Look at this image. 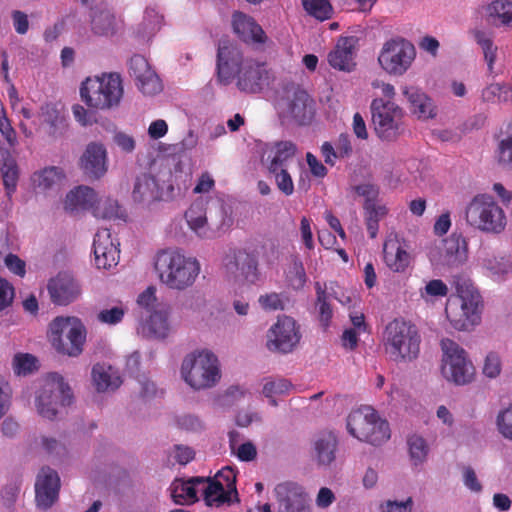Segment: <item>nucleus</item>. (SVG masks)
Instances as JSON below:
<instances>
[{"label":"nucleus","instance_id":"1","mask_svg":"<svg viewBox=\"0 0 512 512\" xmlns=\"http://www.w3.org/2000/svg\"><path fill=\"white\" fill-rule=\"evenodd\" d=\"M382 342L390 360L406 363L418 358L422 338L414 323L395 318L385 326Z\"/></svg>","mask_w":512,"mask_h":512},{"label":"nucleus","instance_id":"2","mask_svg":"<svg viewBox=\"0 0 512 512\" xmlns=\"http://www.w3.org/2000/svg\"><path fill=\"white\" fill-rule=\"evenodd\" d=\"M154 268L160 281L175 290L191 287L201 270L196 258L169 249L157 253Z\"/></svg>","mask_w":512,"mask_h":512},{"label":"nucleus","instance_id":"3","mask_svg":"<svg viewBox=\"0 0 512 512\" xmlns=\"http://www.w3.org/2000/svg\"><path fill=\"white\" fill-rule=\"evenodd\" d=\"M456 295L448 298L445 313L448 321L458 331H467L480 321L482 298L472 283L455 281Z\"/></svg>","mask_w":512,"mask_h":512},{"label":"nucleus","instance_id":"4","mask_svg":"<svg viewBox=\"0 0 512 512\" xmlns=\"http://www.w3.org/2000/svg\"><path fill=\"white\" fill-rule=\"evenodd\" d=\"M123 81L119 73H102L88 77L80 87L82 100L90 108L111 110L117 108L123 98Z\"/></svg>","mask_w":512,"mask_h":512},{"label":"nucleus","instance_id":"5","mask_svg":"<svg viewBox=\"0 0 512 512\" xmlns=\"http://www.w3.org/2000/svg\"><path fill=\"white\" fill-rule=\"evenodd\" d=\"M48 338L58 353L77 357L83 351L86 328L77 317L58 316L49 324Z\"/></svg>","mask_w":512,"mask_h":512},{"label":"nucleus","instance_id":"6","mask_svg":"<svg viewBox=\"0 0 512 512\" xmlns=\"http://www.w3.org/2000/svg\"><path fill=\"white\" fill-rule=\"evenodd\" d=\"M466 222L473 228L488 233H501L506 227L503 209L491 196L477 195L467 205Z\"/></svg>","mask_w":512,"mask_h":512},{"label":"nucleus","instance_id":"7","mask_svg":"<svg viewBox=\"0 0 512 512\" xmlns=\"http://www.w3.org/2000/svg\"><path fill=\"white\" fill-rule=\"evenodd\" d=\"M181 374L185 382L196 390L210 388L220 379L218 359L209 351L190 354L183 360Z\"/></svg>","mask_w":512,"mask_h":512},{"label":"nucleus","instance_id":"8","mask_svg":"<svg viewBox=\"0 0 512 512\" xmlns=\"http://www.w3.org/2000/svg\"><path fill=\"white\" fill-rule=\"evenodd\" d=\"M189 228L202 239L218 236L226 222V213L222 205L208 208V201L195 200L185 212Z\"/></svg>","mask_w":512,"mask_h":512},{"label":"nucleus","instance_id":"9","mask_svg":"<svg viewBox=\"0 0 512 512\" xmlns=\"http://www.w3.org/2000/svg\"><path fill=\"white\" fill-rule=\"evenodd\" d=\"M347 429L353 437L374 446L390 438L388 422L381 420L371 408L352 411L347 418Z\"/></svg>","mask_w":512,"mask_h":512},{"label":"nucleus","instance_id":"10","mask_svg":"<svg viewBox=\"0 0 512 512\" xmlns=\"http://www.w3.org/2000/svg\"><path fill=\"white\" fill-rule=\"evenodd\" d=\"M372 123L376 135L394 141L401 133L402 109L393 101L376 98L371 102Z\"/></svg>","mask_w":512,"mask_h":512},{"label":"nucleus","instance_id":"11","mask_svg":"<svg viewBox=\"0 0 512 512\" xmlns=\"http://www.w3.org/2000/svg\"><path fill=\"white\" fill-rule=\"evenodd\" d=\"M72 393L69 386L59 375H53L47 379L37 391L35 406L40 416L47 419H54L57 415V406L70 405Z\"/></svg>","mask_w":512,"mask_h":512},{"label":"nucleus","instance_id":"12","mask_svg":"<svg viewBox=\"0 0 512 512\" xmlns=\"http://www.w3.org/2000/svg\"><path fill=\"white\" fill-rule=\"evenodd\" d=\"M415 56L416 50L411 42L396 38L384 43L378 62L388 74L401 76L410 68Z\"/></svg>","mask_w":512,"mask_h":512},{"label":"nucleus","instance_id":"13","mask_svg":"<svg viewBox=\"0 0 512 512\" xmlns=\"http://www.w3.org/2000/svg\"><path fill=\"white\" fill-rule=\"evenodd\" d=\"M441 347L444 352L442 373L445 378L459 385L469 383L474 375V367L467 359L465 350L450 339H443Z\"/></svg>","mask_w":512,"mask_h":512},{"label":"nucleus","instance_id":"14","mask_svg":"<svg viewBox=\"0 0 512 512\" xmlns=\"http://www.w3.org/2000/svg\"><path fill=\"white\" fill-rule=\"evenodd\" d=\"M280 105L283 117L299 126L309 125L316 113L315 101L300 87L288 89Z\"/></svg>","mask_w":512,"mask_h":512},{"label":"nucleus","instance_id":"15","mask_svg":"<svg viewBox=\"0 0 512 512\" xmlns=\"http://www.w3.org/2000/svg\"><path fill=\"white\" fill-rule=\"evenodd\" d=\"M246 59L242 51L227 39L220 40L217 49L216 72L220 84L228 85L240 72Z\"/></svg>","mask_w":512,"mask_h":512},{"label":"nucleus","instance_id":"16","mask_svg":"<svg viewBox=\"0 0 512 512\" xmlns=\"http://www.w3.org/2000/svg\"><path fill=\"white\" fill-rule=\"evenodd\" d=\"M267 347L270 351L289 353L299 343L301 334L296 321L289 316H280L268 330Z\"/></svg>","mask_w":512,"mask_h":512},{"label":"nucleus","instance_id":"17","mask_svg":"<svg viewBox=\"0 0 512 512\" xmlns=\"http://www.w3.org/2000/svg\"><path fill=\"white\" fill-rule=\"evenodd\" d=\"M173 191L172 184L161 185L154 176L144 173L135 180L132 198L134 202L149 206L155 202L170 200Z\"/></svg>","mask_w":512,"mask_h":512},{"label":"nucleus","instance_id":"18","mask_svg":"<svg viewBox=\"0 0 512 512\" xmlns=\"http://www.w3.org/2000/svg\"><path fill=\"white\" fill-rule=\"evenodd\" d=\"M279 512H311V500L305 489L295 482H282L274 489Z\"/></svg>","mask_w":512,"mask_h":512},{"label":"nucleus","instance_id":"19","mask_svg":"<svg viewBox=\"0 0 512 512\" xmlns=\"http://www.w3.org/2000/svg\"><path fill=\"white\" fill-rule=\"evenodd\" d=\"M269 72L264 63L252 58L246 59L244 66L235 77L237 88L244 93L255 94L269 85Z\"/></svg>","mask_w":512,"mask_h":512},{"label":"nucleus","instance_id":"20","mask_svg":"<svg viewBox=\"0 0 512 512\" xmlns=\"http://www.w3.org/2000/svg\"><path fill=\"white\" fill-rule=\"evenodd\" d=\"M47 290L52 303L59 306L74 302L81 294L79 282L67 272H60L51 278Z\"/></svg>","mask_w":512,"mask_h":512},{"label":"nucleus","instance_id":"21","mask_svg":"<svg viewBox=\"0 0 512 512\" xmlns=\"http://www.w3.org/2000/svg\"><path fill=\"white\" fill-rule=\"evenodd\" d=\"M95 265L98 269L109 270L119 262V242H114L107 228L97 231L93 241Z\"/></svg>","mask_w":512,"mask_h":512},{"label":"nucleus","instance_id":"22","mask_svg":"<svg viewBox=\"0 0 512 512\" xmlns=\"http://www.w3.org/2000/svg\"><path fill=\"white\" fill-rule=\"evenodd\" d=\"M226 272L234 279H241L249 283L258 280V261L245 250H236L226 257Z\"/></svg>","mask_w":512,"mask_h":512},{"label":"nucleus","instance_id":"23","mask_svg":"<svg viewBox=\"0 0 512 512\" xmlns=\"http://www.w3.org/2000/svg\"><path fill=\"white\" fill-rule=\"evenodd\" d=\"M383 258L386 266L397 273L405 272L412 261L407 243L397 234H390L386 238L383 244Z\"/></svg>","mask_w":512,"mask_h":512},{"label":"nucleus","instance_id":"24","mask_svg":"<svg viewBox=\"0 0 512 512\" xmlns=\"http://www.w3.org/2000/svg\"><path fill=\"white\" fill-rule=\"evenodd\" d=\"M129 69L135 78L138 89L148 96L162 91V83L158 75L150 68L147 60L141 55H134L130 59Z\"/></svg>","mask_w":512,"mask_h":512},{"label":"nucleus","instance_id":"25","mask_svg":"<svg viewBox=\"0 0 512 512\" xmlns=\"http://www.w3.org/2000/svg\"><path fill=\"white\" fill-rule=\"evenodd\" d=\"M79 167L89 179L97 180L107 172V152L103 144L92 142L80 157Z\"/></svg>","mask_w":512,"mask_h":512},{"label":"nucleus","instance_id":"26","mask_svg":"<svg viewBox=\"0 0 512 512\" xmlns=\"http://www.w3.org/2000/svg\"><path fill=\"white\" fill-rule=\"evenodd\" d=\"M60 478L58 473L50 467H43L36 479L35 494L38 506L51 507L58 499Z\"/></svg>","mask_w":512,"mask_h":512},{"label":"nucleus","instance_id":"27","mask_svg":"<svg viewBox=\"0 0 512 512\" xmlns=\"http://www.w3.org/2000/svg\"><path fill=\"white\" fill-rule=\"evenodd\" d=\"M124 21L109 9H96L90 15V30L100 38H112L123 31Z\"/></svg>","mask_w":512,"mask_h":512},{"label":"nucleus","instance_id":"28","mask_svg":"<svg viewBox=\"0 0 512 512\" xmlns=\"http://www.w3.org/2000/svg\"><path fill=\"white\" fill-rule=\"evenodd\" d=\"M402 94L409 103L411 113L419 120H429L437 116V107L433 100L420 88L403 86Z\"/></svg>","mask_w":512,"mask_h":512},{"label":"nucleus","instance_id":"29","mask_svg":"<svg viewBox=\"0 0 512 512\" xmlns=\"http://www.w3.org/2000/svg\"><path fill=\"white\" fill-rule=\"evenodd\" d=\"M358 39L354 36L340 37L334 49L328 54L329 64L341 71H352Z\"/></svg>","mask_w":512,"mask_h":512},{"label":"nucleus","instance_id":"30","mask_svg":"<svg viewBox=\"0 0 512 512\" xmlns=\"http://www.w3.org/2000/svg\"><path fill=\"white\" fill-rule=\"evenodd\" d=\"M232 27L237 36L246 43L262 44L267 37L262 27L249 15L235 11L232 15Z\"/></svg>","mask_w":512,"mask_h":512},{"label":"nucleus","instance_id":"31","mask_svg":"<svg viewBox=\"0 0 512 512\" xmlns=\"http://www.w3.org/2000/svg\"><path fill=\"white\" fill-rule=\"evenodd\" d=\"M14 148L15 147H10L5 143H0V171L8 196H11V194L15 192L19 178V169L14 156Z\"/></svg>","mask_w":512,"mask_h":512},{"label":"nucleus","instance_id":"32","mask_svg":"<svg viewBox=\"0 0 512 512\" xmlns=\"http://www.w3.org/2000/svg\"><path fill=\"white\" fill-rule=\"evenodd\" d=\"M95 203V191L88 186H78L66 195L64 209L69 213H74L93 208Z\"/></svg>","mask_w":512,"mask_h":512},{"label":"nucleus","instance_id":"33","mask_svg":"<svg viewBox=\"0 0 512 512\" xmlns=\"http://www.w3.org/2000/svg\"><path fill=\"white\" fill-rule=\"evenodd\" d=\"M204 484L200 477L191 478L187 481L175 480L171 486V497L175 504L184 505L195 503L197 498L196 485Z\"/></svg>","mask_w":512,"mask_h":512},{"label":"nucleus","instance_id":"34","mask_svg":"<svg viewBox=\"0 0 512 512\" xmlns=\"http://www.w3.org/2000/svg\"><path fill=\"white\" fill-rule=\"evenodd\" d=\"M337 438L332 432L320 433L314 441V451L319 465L328 466L336 458Z\"/></svg>","mask_w":512,"mask_h":512},{"label":"nucleus","instance_id":"35","mask_svg":"<svg viewBox=\"0 0 512 512\" xmlns=\"http://www.w3.org/2000/svg\"><path fill=\"white\" fill-rule=\"evenodd\" d=\"M297 152V147L292 141H278L274 144L273 155L266 159V168L268 172L277 171V169L287 168V163Z\"/></svg>","mask_w":512,"mask_h":512},{"label":"nucleus","instance_id":"36","mask_svg":"<svg viewBox=\"0 0 512 512\" xmlns=\"http://www.w3.org/2000/svg\"><path fill=\"white\" fill-rule=\"evenodd\" d=\"M92 379L99 392L117 389L122 381L118 373L111 367L97 363L92 368Z\"/></svg>","mask_w":512,"mask_h":512},{"label":"nucleus","instance_id":"37","mask_svg":"<svg viewBox=\"0 0 512 512\" xmlns=\"http://www.w3.org/2000/svg\"><path fill=\"white\" fill-rule=\"evenodd\" d=\"M200 486L204 500L208 506L219 507L225 503L230 504L232 502V496H234V494L223 488L219 481L213 478L208 480L204 479V484H200Z\"/></svg>","mask_w":512,"mask_h":512},{"label":"nucleus","instance_id":"38","mask_svg":"<svg viewBox=\"0 0 512 512\" xmlns=\"http://www.w3.org/2000/svg\"><path fill=\"white\" fill-rule=\"evenodd\" d=\"M363 209L366 228L370 238L373 239L378 234L379 221L387 215L388 209L385 205L370 200L364 203Z\"/></svg>","mask_w":512,"mask_h":512},{"label":"nucleus","instance_id":"39","mask_svg":"<svg viewBox=\"0 0 512 512\" xmlns=\"http://www.w3.org/2000/svg\"><path fill=\"white\" fill-rule=\"evenodd\" d=\"M447 256L450 257L452 263L461 264L468 257V243L462 234L452 233L444 243Z\"/></svg>","mask_w":512,"mask_h":512},{"label":"nucleus","instance_id":"40","mask_svg":"<svg viewBox=\"0 0 512 512\" xmlns=\"http://www.w3.org/2000/svg\"><path fill=\"white\" fill-rule=\"evenodd\" d=\"M473 36L481 47L489 72L492 73L498 50L497 46L494 44L492 37L485 31L475 30Z\"/></svg>","mask_w":512,"mask_h":512},{"label":"nucleus","instance_id":"41","mask_svg":"<svg viewBox=\"0 0 512 512\" xmlns=\"http://www.w3.org/2000/svg\"><path fill=\"white\" fill-rule=\"evenodd\" d=\"M64 178L63 171L58 167H47L38 173H34L33 182L36 187L47 190L57 185Z\"/></svg>","mask_w":512,"mask_h":512},{"label":"nucleus","instance_id":"42","mask_svg":"<svg viewBox=\"0 0 512 512\" xmlns=\"http://www.w3.org/2000/svg\"><path fill=\"white\" fill-rule=\"evenodd\" d=\"M39 368L38 359L29 353H17L12 360V369L17 376H27Z\"/></svg>","mask_w":512,"mask_h":512},{"label":"nucleus","instance_id":"43","mask_svg":"<svg viewBox=\"0 0 512 512\" xmlns=\"http://www.w3.org/2000/svg\"><path fill=\"white\" fill-rule=\"evenodd\" d=\"M315 290L316 306L318 307L319 312V321L324 328H327L330 325V321L333 316L332 307L328 302V294L326 289L323 288L319 282L315 283Z\"/></svg>","mask_w":512,"mask_h":512},{"label":"nucleus","instance_id":"44","mask_svg":"<svg viewBox=\"0 0 512 512\" xmlns=\"http://www.w3.org/2000/svg\"><path fill=\"white\" fill-rule=\"evenodd\" d=\"M489 16L499 21L500 25L512 26V2L495 0L488 6Z\"/></svg>","mask_w":512,"mask_h":512},{"label":"nucleus","instance_id":"45","mask_svg":"<svg viewBox=\"0 0 512 512\" xmlns=\"http://www.w3.org/2000/svg\"><path fill=\"white\" fill-rule=\"evenodd\" d=\"M93 214L101 219L123 218V211L120 209L118 202L111 198L100 199L93 206Z\"/></svg>","mask_w":512,"mask_h":512},{"label":"nucleus","instance_id":"46","mask_svg":"<svg viewBox=\"0 0 512 512\" xmlns=\"http://www.w3.org/2000/svg\"><path fill=\"white\" fill-rule=\"evenodd\" d=\"M149 333L156 338H165L168 335V311H154L147 323Z\"/></svg>","mask_w":512,"mask_h":512},{"label":"nucleus","instance_id":"47","mask_svg":"<svg viewBox=\"0 0 512 512\" xmlns=\"http://www.w3.org/2000/svg\"><path fill=\"white\" fill-rule=\"evenodd\" d=\"M496 157L499 164L512 169V123L507 126L504 137L498 143Z\"/></svg>","mask_w":512,"mask_h":512},{"label":"nucleus","instance_id":"48","mask_svg":"<svg viewBox=\"0 0 512 512\" xmlns=\"http://www.w3.org/2000/svg\"><path fill=\"white\" fill-rule=\"evenodd\" d=\"M291 388L292 384L287 379H268L263 386V394L269 398L271 405L276 406L274 396L286 394Z\"/></svg>","mask_w":512,"mask_h":512},{"label":"nucleus","instance_id":"49","mask_svg":"<svg viewBox=\"0 0 512 512\" xmlns=\"http://www.w3.org/2000/svg\"><path fill=\"white\" fill-rule=\"evenodd\" d=\"M409 454L414 465H419L426 460L428 454V446L426 441L417 435L408 438Z\"/></svg>","mask_w":512,"mask_h":512},{"label":"nucleus","instance_id":"50","mask_svg":"<svg viewBox=\"0 0 512 512\" xmlns=\"http://www.w3.org/2000/svg\"><path fill=\"white\" fill-rule=\"evenodd\" d=\"M306 280V272L302 261L299 258L294 257L287 272V281L289 285L293 289L299 290L304 287Z\"/></svg>","mask_w":512,"mask_h":512},{"label":"nucleus","instance_id":"51","mask_svg":"<svg viewBox=\"0 0 512 512\" xmlns=\"http://www.w3.org/2000/svg\"><path fill=\"white\" fill-rule=\"evenodd\" d=\"M304 9L319 20L329 19L332 6L328 0H302Z\"/></svg>","mask_w":512,"mask_h":512},{"label":"nucleus","instance_id":"52","mask_svg":"<svg viewBox=\"0 0 512 512\" xmlns=\"http://www.w3.org/2000/svg\"><path fill=\"white\" fill-rule=\"evenodd\" d=\"M41 117L43 121L50 126V134L55 135L56 130L63 122L59 110L55 104L46 103L41 107Z\"/></svg>","mask_w":512,"mask_h":512},{"label":"nucleus","instance_id":"53","mask_svg":"<svg viewBox=\"0 0 512 512\" xmlns=\"http://www.w3.org/2000/svg\"><path fill=\"white\" fill-rule=\"evenodd\" d=\"M496 427L503 438L512 442V404L498 413Z\"/></svg>","mask_w":512,"mask_h":512},{"label":"nucleus","instance_id":"54","mask_svg":"<svg viewBox=\"0 0 512 512\" xmlns=\"http://www.w3.org/2000/svg\"><path fill=\"white\" fill-rule=\"evenodd\" d=\"M269 174L274 177L278 190L285 196L294 193V182L287 168L277 169V171L269 172Z\"/></svg>","mask_w":512,"mask_h":512},{"label":"nucleus","instance_id":"55","mask_svg":"<svg viewBox=\"0 0 512 512\" xmlns=\"http://www.w3.org/2000/svg\"><path fill=\"white\" fill-rule=\"evenodd\" d=\"M449 292L448 286L441 279H433L420 289V295L423 299L446 297Z\"/></svg>","mask_w":512,"mask_h":512},{"label":"nucleus","instance_id":"56","mask_svg":"<svg viewBox=\"0 0 512 512\" xmlns=\"http://www.w3.org/2000/svg\"><path fill=\"white\" fill-rule=\"evenodd\" d=\"M214 480L219 481L221 486L229 490L237 499L238 492L236 487V472L233 468L226 466L216 473L213 477Z\"/></svg>","mask_w":512,"mask_h":512},{"label":"nucleus","instance_id":"57","mask_svg":"<svg viewBox=\"0 0 512 512\" xmlns=\"http://www.w3.org/2000/svg\"><path fill=\"white\" fill-rule=\"evenodd\" d=\"M124 315L125 309L122 306H114L102 309L97 314V320L103 324L116 325L122 321Z\"/></svg>","mask_w":512,"mask_h":512},{"label":"nucleus","instance_id":"58","mask_svg":"<svg viewBox=\"0 0 512 512\" xmlns=\"http://www.w3.org/2000/svg\"><path fill=\"white\" fill-rule=\"evenodd\" d=\"M15 296L13 285L6 279L0 277V312L10 307Z\"/></svg>","mask_w":512,"mask_h":512},{"label":"nucleus","instance_id":"59","mask_svg":"<svg viewBox=\"0 0 512 512\" xmlns=\"http://www.w3.org/2000/svg\"><path fill=\"white\" fill-rule=\"evenodd\" d=\"M501 372V361L500 357L494 353L490 352L484 361L483 365V373L489 378L497 377Z\"/></svg>","mask_w":512,"mask_h":512},{"label":"nucleus","instance_id":"60","mask_svg":"<svg viewBox=\"0 0 512 512\" xmlns=\"http://www.w3.org/2000/svg\"><path fill=\"white\" fill-rule=\"evenodd\" d=\"M12 390L9 383L0 376V419L8 412L11 405Z\"/></svg>","mask_w":512,"mask_h":512},{"label":"nucleus","instance_id":"61","mask_svg":"<svg viewBox=\"0 0 512 512\" xmlns=\"http://www.w3.org/2000/svg\"><path fill=\"white\" fill-rule=\"evenodd\" d=\"M5 266L17 276L23 277L26 273V264L17 255L7 253L4 258Z\"/></svg>","mask_w":512,"mask_h":512},{"label":"nucleus","instance_id":"62","mask_svg":"<svg viewBox=\"0 0 512 512\" xmlns=\"http://www.w3.org/2000/svg\"><path fill=\"white\" fill-rule=\"evenodd\" d=\"M502 93H510L512 95V88L500 84H491L483 90L482 97L485 101L494 102L496 99L501 98Z\"/></svg>","mask_w":512,"mask_h":512},{"label":"nucleus","instance_id":"63","mask_svg":"<svg viewBox=\"0 0 512 512\" xmlns=\"http://www.w3.org/2000/svg\"><path fill=\"white\" fill-rule=\"evenodd\" d=\"M0 133L6 140V145L15 147L18 144L16 131L7 117L0 118Z\"/></svg>","mask_w":512,"mask_h":512},{"label":"nucleus","instance_id":"64","mask_svg":"<svg viewBox=\"0 0 512 512\" xmlns=\"http://www.w3.org/2000/svg\"><path fill=\"white\" fill-rule=\"evenodd\" d=\"M306 162L309 167L311 174L317 178H324L328 170L324 164L318 160V158L311 152L306 153Z\"/></svg>","mask_w":512,"mask_h":512}]
</instances>
